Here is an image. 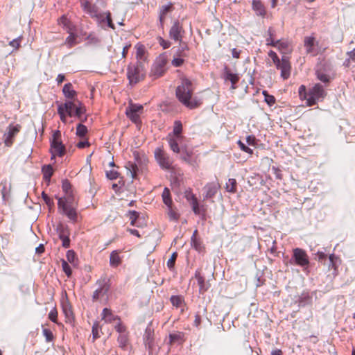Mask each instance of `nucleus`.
<instances>
[{"mask_svg":"<svg viewBox=\"0 0 355 355\" xmlns=\"http://www.w3.org/2000/svg\"><path fill=\"white\" fill-rule=\"evenodd\" d=\"M193 88L192 83L184 78L182 80L180 85L176 88V96L178 100L189 109H194L201 104L200 99L196 97H192Z\"/></svg>","mask_w":355,"mask_h":355,"instance_id":"1","label":"nucleus"},{"mask_svg":"<svg viewBox=\"0 0 355 355\" xmlns=\"http://www.w3.org/2000/svg\"><path fill=\"white\" fill-rule=\"evenodd\" d=\"M144 65L141 62H137L135 64H129L127 68V77L130 85H135L142 80L145 77Z\"/></svg>","mask_w":355,"mask_h":355,"instance_id":"2","label":"nucleus"},{"mask_svg":"<svg viewBox=\"0 0 355 355\" xmlns=\"http://www.w3.org/2000/svg\"><path fill=\"white\" fill-rule=\"evenodd\" d=\"M51 159L55 156L62 157L65 153V146L61 141V132L60 130H55L51 140Z\"/></svg>","mask_w":355,"mask_h":355,"instance_id":"3","label":"nucleus"},{"mask_svg":"<svg viewBox=\"0 0 355 355\" xmlns=\"http://www.w3.org/2000/svg\"><path fill=\"white\" fill-rule=\"evenodd\" d=\"M326 96V92L320 84H315L310 89L307 94V105L309 106L314 105L320 100H322Z\"/></svg>","mask_w":355,"mask_h":355,"instance_id":"4","label":"nucleus"},{"mask_svg":"<svg viewBox=\"0 0 355 355\" xmlns=\"http://www.w3.org/2000/svg\"><path fill=\"white\" fill-rule=\"evenodd\" d=\"M293 257L291 259V263L293 260L294 263L301 267H307L309 264V257L306 252L301 248H295L293 250Z\"/></svg>","mask_w":355,"mask_h":355,"instance_id":"5","label":"nucleus"},{"mask_svg":"<svg viewBox=\"0 0 355 355\" xmlns=\"http://www.w3.org/2000/svg\"><path fill=\"white\" fill-rule=\"evenodd\" d=\"M21 128V125L19 124H10L8 125L3 135V141L6 146L10 147L12 145L14 139L19 132Z\"/></svg>","mask_w":355,"mask_h":355,"instance_id":"6","label":"nucleus"},{"mask_svg":"<svg viewBox=\"0 0 355 355\" xmlns=\"http://www.w3.org/2000/svg\"><path fill=\"white\" fill-rule=\"evenodd\" d=\"M155 157L159 166L164 169H170L172 166V162L169 156L160 148H156L155 150Z\"/></svg>","mask_w":355,"mask_h":355,"instance_id":"7","label":"nucleus"},{"mask_svg":"<svg viewBox=\"0 0 355 355\" xmlns=\"http://www.w3.org/2000/svg\"><path fill=\"white\" fill-rule=\"evenodd\" d=\"M114 328L119 334L117 338L119 347L123 349L125 348L128 345V335L125 327L121 322H119Z\"/></svg>","mask_w":355,"mask_h":355,"instance_id":"8","label":"nucleus"},{"mask_svg":"<svg viewBox=\"0 0 355 355\" xmlns=\"http://www.w3.org/2000/svg\"><path fill=\"white\" fill-rule=\"evenodd\" d=\"M304 46L307 54L316 55L319 53V50L318 49V42L313 36H308L304 37Z\"/></svg>","mask_w":355,"mask_h":355,"instance_id":"9","label":"nucleus"},{"mask_svg":"<svg viewBox=\"0 0 355 355\" xmlns=\"http://www.w3.org/2000/svg\"><path fill=\"white\" fill-rule=\"evenodd\" d=\"M277 69L281 70V76L285 80L288 78L291 73V64L288 59L283 56L282 60H279L278 62L275 63Z\"/></svg>","mask_w":355,"mask_h":355,"instance_id":"10","label":"nucleus"},{"mask_svg":"<svg viewBox=\"0 0 355 355\" xmlns=\"http://www.w3.org/2000/svg\"><path fill=\"white\" fill-rule=\"evenodd\" d=\"M184 30L182 25L178 21L174 22L169 31V36L171 39L175 41H180L182 40V35Z\"/></svg>","mask_w":355,"mask_h":355,"instance_id":"11","label":"nucleus"},{"mask_svg":"<svg viewBox=\"0 0 355 355\" xmlns=\"http://www.w3.org/2000/svg\"><path fill=\"white\" fill-rule=\"evenodd\" d=\"M187 199L189 201L190 205L192 207V210L196 215L203 214L205 212V209L203 205L200 206L196 196L192 193H188L187 196Z\"/></svg>","mask_w":355,"mask_h":355,"instance_id":"12","label":"nucleus"},{"mask_svg":"<svg viewBox=\"0 0 355 355\" xmlns=\"http://www.w3.org/2000/svg\"><path fill=\"white\" fill-rule=\"evenodd\" d=\"M173 10V4L169 2L166 5H163L159 8V21L160 28H164V23L166 16L168 13L171 12Z\"/></svg>","mask_w":355,"mask_h":355,"instance_id":"13","label":"nucleus"},{"mask_svg":"<svg viewBox=\"0 0 355 355\" xmlns=\"http://www.w3.org/2000/svg\"><path fill=\"white\" fill-rule=\"evenodd\" d=\"M166 62L164 59L162 58L157 60L155 64L153 65L152 69V74L155 78H158L162 76L164 73V68Z\"/></svg>","mask_w":355,"mask_h":355,"instance_id":"14","label":"nucleus"},{"mask_svg":"<svg viewBox=\"0 0 355 355\" xmlns=\"http://www.w3.org/2000/svg\"><path fill=\"white\" fill-rule=\"evenodd\" d=\"M298 304L299 306H305L311 304L312 296L307 291H303L300 295L297 296V299L295 302Z\"/></svg>","mask_w":355,"mask_h":355,"instance_id":"15","label":"nucleus"},{"mask_svg":"<svg viewBox=\"0 0 355 355\" xmlns=\"http://www.w3.org/2000/svg\"><path fill=\"white\" fill-rule=\"evenodd\" d=\"M102 320H103L106 323H112L116 320H117V323L121 322L120 318L113 314L112 311L107 309L104 308L102 311Z\"/></svg>","mask_w":355,"mask_h":355,"instance_id":"16","label":"nucleus"},{"mask_svg":"<svg viewBox=\"0 0 355 355\" xmlns=\"http://www.w3.org/2000/svg\"><path fill=\"white\" fill-rule=\"evenodd\" d=\"M219 188V184L217 182L208 183L205 187V198L209 199L213 198Z\"/></svg>","mask_w":355,"mask_h":355,"instance_id":"17","label":"nucleus"},{"mask_svg":"<svg viewBox=\"0 0 355 355\" xmlns=\"http://www.w3.org/2000/svg\"><path fill=\"white\" fill-rule=\"evenodd\" d=\"M59 237L62 241V246L67 248L70 245V239L68 236L67 230L62 226L58 228Z\"/></svg>","mask_w":355,"mask_h":355,"instance_id":"18","label":"nucleus"},{"mask_svg":"<svg viewBox=\"0 0 355 355\" xmlns=\"http://www.w3.org/2000/svg\"><path fill=\"white\" fill-rule=\"evenodd\" d=\"M223 78L227 81L229 80L232 83V88L234 89L235 87L234 86L239 80V76L236 73H233L231 72V71L225 67L224 69V73H223Z\"/></svg>","mask_w":355,"mask_h":355,"instance_id":"19","label":"nucleus"},{"mask_svg":"<svg viewBox=\"0 0 355 355\" xmlns=\"http://www.w3.org/2000/svg\"><path fill=\"white\" fill-rule=\"evenodd\" d=\"M62 93L68 99H73L76 96V92L73 89L72 84L70 83L64 85L62 88Z\"/></svg>","mask_w":355,"mask_h":355,"instance_id":"20","label":"nucleus"},{"mask_svg":"<svg viewBox=\"0 0 355 355\" xmlns=\"http://www.w3.org/2000/svg\"><path fill=\"white\" fill-rule=\"evenodd\" d=\"M63 213L68 217L71 220L76 222L78 218L77 212L76 207L73 205H70L69 207L64 209Z\"/></svg>","mask_w":355,"mask_h":355,"instance_id":"21","label":"nucleus"},{"mask_svg":"<svg viewBox=\"0 0 355 355\" xmlns=\"http://www.w3.org/2000/svg\"><path fill=\"white\" fill-rule=\"evenodd\" d=\"M169 344H180L184 340V334L182 332H175L170 334L168 336Z\"/></svg>","mask_w":355,"mask_h":355,"instance_id":"22","label":"nucleus"},{"mask_svg":"<svg viewBox=\"0 0 355 355\" xmlns=\"http://www.w3.org/2000/svg\"><path fill=\"white\" fill-rule=\"evenodd\" d=\"M252 8L256 12L257 15L259 16L264 17L266 15V10L262 4V3L259 0H253L252 1Z\"/></svg>","mask_w":355,"mask_h":355,"instance_id":"23","label":"nucleus"},{"mask_svg":"<svg viewBox=\"0 0 355 355\" xmlns=\"http://www.w3.org/2000/svg\"><path fill=\"white\" fill-rule=\"evenodd\" d=\"M78 105L76 106L75 110H74V115L81 121L84 122L87 120V117H84V114L85 113V107L83 106L82 103L80 102H78Z\"/></svg>","mask_w":355,"mask_h":355,"instance_id":"24","label":"nucleus"},{"mask_svg":"<svg viewBox=\"0 0 355 355\" xmlns=\"http://www.w3.org/2000/svg\"><path fill=\"white\" fill-rule=\"evenodd\" d=\"M144 340L146 347H148V348H151L153 345V331L150 329L147 328L146 329L144 336Z\"/></svg>","mask_w":355,"mask_h":355,"instance_id":"25","label":"nucleus"},{"mask_svg":"<svg viewBox=\"0 0 355 355\" xmlns=\"http://www.w3.org/2000/svg\"><path fill=\"white\" fill-rule=\"evenodd\" d=\"M179 42L180 46L178 47L176 54V56L179 57H187V51L189 50V46L187 42H183L182 40Z\"/></svg>","mask_w":355,"mask_h":355,"instance_id":"26","label":"nucleus"},{"mask_svg":"<svg viewBox=\"0 0 355 355\" xmlns=\"http://www.w3.org/2000/svg\"><path fill=\"white\" fill-rule=\"evenodd\" d=\"M127 169V175H130L131 178L134 179L137 176V173L138 171V167L136 164L132 162H128L126 166Z\"/></svg>","mask_w":355,"mask_h":355,"instance_id":"27","label":"nucleus"},{"mask_svg":"<svg viewBox=\"0 0 355 355\" xmlns=\"http://www.w3.org/2000/svg\"><path fill=\"white\" fill-rule=\"evenodd\" d=\"M170 301L173 306L176 308H181L184 302V297L181 295H172Z\"/></svg>","mask_w":355,"mask_h":355,"instance_id":"28","label":"nucleus"},{"mask_svg":"<svg viewBox=\"0 0 355 355\" xmlns=\"http://www.w3.org/2000/svg\"><path fill=\"white\" fill-rule=\"evenodd\" d=\"M275 46L279 50H280L282 53H286L290 51L289 44L286 41L282 40H276Z\"/></svg>","mask_w":355,"mask_h":355,"instance_id":"29","label":"nucleus"},{"mask_svg":"<svg viewBox=\"0 0 355 355\" xmlns=\"http://www.w3.org/2000/svg\"><path fill=\"white\" fill-rule=\"evenodd\" d=\"M97 284L99 286V289L101 290V292L102 293V295H107L109 290H110V285L107 283V281L105 278L101 279L97 282Z\"/></svg>","mask_w":355,"mask_h":355,"instance_id":"30","label":"nucleus"},{"mask_svg":"<svg viewBox=\"0 0 355 355\" xmlns=\"http://www.w3.org/2000/svg\"><path fill=\"white\" fill-rule=\"evenodd\" d=\"M162 196L164 203L168 207V208H170L172 205L170 190L165 187L162 192Z\"/></svg>","mask_w":355,"mask_h":355,"instance_id":"31","label":"nucleus"},{"mask_svg":"<svg viewBox=\"0 0 355 355\" xmlns=\"http://www.w3.org/2000/svg\"><path fill=\"white\" fill-rule=\"evenodd\" d=\"M110 263L113 267H116L121 263V258L116 251H113L110 254Z\"/></svg>","mask_w":355,"mask_h":355,"instance_id":"32","label":"nucleus"},{"mask_svg":"<svg viewBox=\"0 0 355 355\" xmlns=\"http://www.w3.org/2000/svg\"><path fill=\"white\" fill-rule=\"evenodd\" d=\"M195 277L197 279L198 284L199 286L200 291L204 292L207 290V287L205 286V278L200 275L198 271H196L195 273Z\"/></svg>","mask_w":355,"mask_h":355,"instance_id":"33","label":"nucleus"},{"mask_svg":"<svg viewBox=\"0 0 355 355\" xmlns=\"http://www.w3.org/2000/svg\"><path fill=\"white\" fill-rule=\"evenodd\" d=\"M42 173L44 179L46 181H49L53 173V167L51 165L49 164L44 166L42 167Z\"/></svg>","mask_w":355,"mask_h":355,"instance_id":"34","label":"nucleus"},{"mask_svg":"<svg viewBox=\"0 0 355 355\" xmlns=\"http://www.w3.org/2000/svg\"><path fill=\"white\" fill-rule=\"evenodd\" d=\"M182 154L180 157L184 162L191 164V157L193 155L192 150H188L187 148H182Z\"/></svg>","mask_w":355,"mask_h":355,"instance_id":"35","label":"nucleus"},{"mask_svg":"<svg viewBox=\"0 0 355 355\" xmlns=\"http://www.w3.org/2000/svg\"><path fill=\"white\" fill-rule=\"evenodd\" d=\"M347 58L343 62V65L346 67H349L351 65V62H355V48L347 53Z\"/></svg>","mask_w":355,"mask_h":355,"instance_id":"36","label":"nucleus"},{"mask_svg":"<svg viewBox=\"0 0 355 355\" xmlns=\"http://www.w3.org/2000/svg\"><path fill=\"white\" fill-rule=\"evenodd\" d=\"M145 49L144 46L140 45L137 47V53L136 58L137 59V62H143L145 60Z\"/></svg>","mask_w":355,"mask_h":355,"instance_id":"37","label":"nucleus"},{"mask_svg":"<svg viewBox=\"0 0 355 355\" xmlns=\"http://www.w3.org/2000/svg\"><path fill=\"white\" fill-rule=\"evenodd\" d=\"M236 181L235 179L230 178L226 183V190L228 192H236Z\"/></svg>","mask_w":355,"mask_h":355,"instance_id":"38","label":"nucleus"},{"mask_svg":"<svg viewBox=\"0 0 355 355\" xmlns=\"http://www.w3.org/2000/svg\"><path fill=\"white\" fill-rule=\"evenodd\" d=\"M77 105H78L73 101H67L64 104L58 105V107H61L63 109V111L65 112L66 110H75Z\"/></svg>","mask_w":355,"mask_h":355,"instance_id":"39","label":"nucleus"},{"mask_svg":"<svg viewBox=\"0 0 355 355\" xmlns=\"http://www.w3.org/2000/svg\"><path fill=\"white\" fill-rule=\"evenodd\" d=\"M168 144H169V146H170V148L174 152V153H180V148L178 146V141L173 138H170L168 139Z\"/></svg>","mask_w":355,"mask_h":355,"instance_id":"40","label":"nucleus"},{"mask_svg":"<svg viewBox=\"0 0 355 355\" xmlns=\"http://www.w3.org/2000/svg\"><path fill=\"white\" fill-rule=\"evenodd\" d=\"M125 114L133 123L136 124L140 123V117L139 113L125 111Z\"/></svg>","mask_w":355,"mask_h":355,"instance_id":"41","label":"nucleus"},{"mask_svg":"<svg viewBox=\"0 0 355 355\" xmlns=\"http://www.w3.org/2000/svg\"><path fill=\"white\" fill-rule=\"evenodd\" d=\"M87 132V128L82 123L78 124L76 127V135L80 137H84Z\"/></svg>","mask_w":355,"mask_h":355,"instance_id":"42","label":"nucleus"},{"mask_svg":"<svg viewBox=\"0 0 355 355\" xmlns=\"http://www.w3.org/2000/svg\"><path fill=\"white\" fill-rule=\"evenodd\" d=\"M316 76L318 80L324 83H329V76L321 70L316 71Z\"/></svg>","mask_w":355,"mask_h":355,"instance_id":"43","label":"nucleus"},{"mask_svg":"<svg viewBox=\"0 0 355 355\" xmlns=\"http://www.w3.org/2000/svg\"><path fill=\"white\" fill-rule=\"evenodd\" d=\"M42 334L45 337L46 341L48 343L51 342L54 338L52 331L49 329H43Z\"/></svg>","mask_w":355,"mask_h":355,"instance_id":"44","label":"nucleus"},{"mask_svg":"<svg viewBox=\"0 0 355 355\" xmlns=\"http://www.w3.org/2000/svg\"><path fill=\"white\" fill-rule=\"evenodd\" d=\"M143 109V106L137 104H131L127 109L126 111L132 112L135 113H140Z\"/></svg>","mask_w":355,"mask_h":355,"instance_id":"45","label":"nucleus"},{"mask_svg":"<svg viewBox=\"0 0 355 355\" xmlns=\"http://www.w3.org/2000/svg\"><path fill=\"white\" fill-rule=\"evenodd\" d=\"M177 257H178L177 252H173L171 254V258L168 260V261H167V267L170 270H173V269L174 266H175V260L177 259Z\"/></svg>","mask_w":355,"mask_h":355,"instance_id":"46","label":"nucleus"},{"mask_svg":"<svg viewBox=\"0 0 355 355\" xmlns=\"http://www.w3.org/2000/svg\"><path fill=\"white\" fill-rule=\"evenodd\" d=\"M62 188L63 191L65 193V195L71 193V185L67 180H64L62 181Z\"/></svg>","mask_w":355,"mask_h":355,"instance_id":"47","label":"nucleus"},{"mask_svg":"<svg viewBox=\"0 0 355 355\" xmlns=\"http://www.w3.org/2000/svg\"><path fill=\"white\" fill-rule=\"evenodd\" d=\"M182 132V123L180 121L175 122V126L173 128V133L177 136L178 139H180V133Z\"/></svg>","mask_w":355,"mask_h":355,"instance_id":"48","label":"nucleus"},{"mask_svg":"<svg viewBox=\"0 0 355 355\" xmlns=\"http://www.w3.org/2000/svg\"><path fill=\"white\" fill-rule=\"evenodd\" d=\"M66 44L69 48L73 46L76 44V37L73 34H70L66 39Z\"/></svg>","mask_w":355,"mask_h":355,"instance_id":"49","label":"nucleus"},{"mask_svg":"<svg viewBox=\"0 0 355 355\" xmlns=\"http://www.w3.org/2000/svg\"><path fill=\"white\" fill-rule=\"evenodd\" d=\"M22 40V36H19L9 42V45L15 49H17L20 46V44Z\"/></svg>","mask_w":355,"mask_h":355,"instance_id":"50","label":"nucleus"},{"mask_svg":"<svg viewBox=\"0 0 355 355\" xmlns=\"http://www.w3.org/2000/svg\"><path fill=\"white\" fill-rule=\"evenodd\" d=\"M105 22L107 23V26L111 28L112 29H114L115 27H114V25L112 20L110 12V11L105 12Z\"/></svg>","mask_w":355,"mask_h":355,"instance_id":"51","label":"nucleus"},{"mask_svg":"<svg viewBox=\"0 0 355 355\" xmlns=\"http://www.w3.org/2000/svg\"><path fill=\"white\" fill-rule=\"evenodd\" d=\"M62 267L67 277H70L71 275V269L67 261L63 260L62 262Z\"/></svg>","mask_w":355,"mask_h":355,"instance_id":"52","label":"nucleus"},{"mask_svg":"<svg viewBox=\"0 0 355 355\" xmlns=\"http://www.w3.org/2000/svg\"><path fill=\"white\" fill-rule=\"evenodd\" d=\"M191 245L198 251L202 249L201 241L197 238H191Z\"/></svg>","mask_w":355,"mask_h":355,"instance_id":"53","label":"nucleus"},{"mask_svg":"<svg viewBox=\"0 0 355 355\" xmlns=\"http://www.w3.org/2000/svg\"><path fill=\"white\" fill-rule=\"evenodd\" d=\"M91 8L89 9L88 13L91 17L94 18L95 17H97V15L100 13L98 12V8L96 5H92L90 7Z\"/></svg>","mask_w":355,"mask_h":355,"instance_id":"54","label":"nucleus"},{"mask_svg":"<svg viewBox=\"0 0 355 355\" xmlns=\"http://www.w3.org/2000/svg\"><path fill=\"white\" fill-rule=\"evenodd\" d=\"M106 176L110 180H116L119 176V173L116 171L112 169L106 171Z\"/></svg>","mask_w":355,"mask_h":355,"instance_id":"55","label":"nucleus"},{"mask_svg":"<svg viewBox=\"0 0 355 355\" xmlns=\"http://www.w3.org/2000/svg\"><path fill=\"white\" fill-rule=\"evenodd\" d=\"M92 337L93 341L100 337L98 334V324L97 323L94 324L92 326Z\"/></svg>","mask_w":355,"mask_h":355,"instance_id":"56","label":"nucleus"},{"mask_svg":"<svg viewBox=\"0 0 355 355\" xmlns=\"http://www.w3.org/2000/svg\"><path fill=\"white\" fill-rule=\"evenodd\" d=\"M58 208L62 209L63 211L64 209H65V208L69 207L70 205L67 204L65 198H59L58 202Z\"/></svg>","mask_w":355,"mask_h":355,"instance_id":"57","label":"nucleus"},{"mask_svg":"<svg viewBox=\"0 0 355 355\" xmlns=\"http://www.w3.org/2000/svg\"><path fill=\"white\" fill-rule=\"evenodd\" d=\"M80 6L83 10L86 12H88L89 9L91 8V3L88 0H80Z\"/></svg>","mask_w":355,"mask_h":355,"instance_id":"58","label":"nucleus"},{"mask_svg":"<svg viewBox=\"0 0 355 355\" xmlns=\"http://www.w3.org/2000/svg\"><path fill=\"white\" fill-rule=\"evenodd\" d=\"M183 58L184 57L179 56L174 58L173 60H172V64L176 67L182 66V64L184 62Z\"/></svg>","mask_w":355,"mask_h":355,"instance_id":"59","label":"nucleus"},{"mask_svg":"<svg viewBox=\"0 0 355 355\" xmlns=\"http://www.w3.org/2000/svg\"><path fill=\"white\" fill-rule=\"evenodd\" d=\"M58 312L56 309H52L49 313V318L53 322H57Z\"/></svg>","mask_w":355,"mask_h":355,"instance_id":"60","label":"nucleus"},{"mask_svg":"<svg viewBox=\"0 0 355 355\" xmlns=\"http://www.w3.org/2000/svg\"><path fill=\"white\" fill-rule=\"evenodd\" d=\"M42 197L43 200H44L45 203L49 206L51 207L53 205V200L48 196L47 194H46L44 191L42 193Z\"/></svg>","mask_w":355,"mask_h":355,"instance_id":"61","label":"nucleus"},{"mask_svg":"<svg viewBox=\"0 0 355 355\" xmlns=\"http://www.w3.org/2000/svg\"><path fill=\"white\" fill-rule=\"evenodd\" d=\"M76 258V254L73 250H68L67 252V259L70 263H73Z\"/></svg>","mask_w":355,"mask_h":355,"instance_id":"62","label":"nucleus"},{"mask_svg":"<svg viewBox=\"0 0 355 355\" xmlns=\"http://www.w3.org/2000/svg\"><path fill=\"white\" fill-rule=\"evenodd\" d=\"M238 144L239 146V147L241 148V149L245 152V153H248L249 154H252V150L251 148H250L249 147H248L247 146H245L242 141H241L240 140L238 141Z\"/></svg>","mask_w":355,"mask_h":355,"instance_id":"63","label":"nucleus"},{"mask_svg":"<svg viewBox=\"0 0 355 355\" xmlns=\"http://www.w3.org/2000/svg\"><path fill=\"white\" fill-rule=\"evenodd\" d=\"M264 100H265L266 103L270 106L274 105L275 103V98L272 95H270V94L266 95V98Z\"/></svg>","mask_w":355,"mask_h":355,"instance_id":"64","label":"nucleus"}]
</instances>
